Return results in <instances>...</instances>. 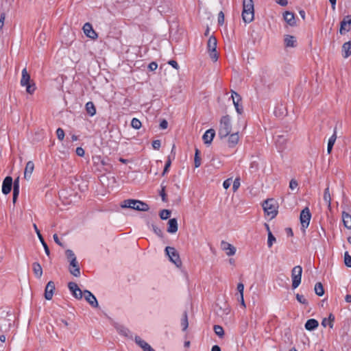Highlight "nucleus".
<instances>
[{
  "instance_id": "obj_62",
  "label": "nucleus",
  "mask_w": 351,
  "mask_h": 351,
  "mask_svg": "<svg viewBox=\"0 0 351 351\" xmlns=\"http://www.w3.org/2000/svg\"><path fill=\"white\" fill-rule=\"evenodd\" d=\"M53 240L56 244H58L60 246H62V242L60 241L59 237L57 234H54L53 236Z\"/></svg>"
},
{
  "instance_id": "obj_29",
  "label": "nucleus",
  "mask_w": 351,
  "mask_h": 351,
  "mask_svg": "<svg viewBox=\"0 0 351 351\" xmlns=\"http://www.w3.org/2000/svg\"><path fill=\"white\" fill-rule=\"evenodd\" d=\"M342 218L345 227L348 229H351V215L346 212H343Z\"/></svg>"
},
{
  "instance_id": "obj_4",
  "label": "nucleus",
  "mask_w": 351,
  "mask_h": 351,
  "mask_svg": "<svg viewBox=\"0 0 351 351\" xmlns=\"http://www.w3.org/2000/svg\"><path fill=\"white\" fill-rule=\"evenodd\" d=\"M231 130L232 125L230 117L228 115L222 117L220 121L218 133L219 137L222 138L228 136L231 132Z\"/></svg>"
},
{
  "instance_id": "obj_44",
  "label": "nucleus",
  "mask_w": 351,
  "mask_h": 351,
  "mask_svg": "<svg viewBox=\"0 0 351 351\" xmlns=\"http://www.w3.org/2000/svg\"><path fill=\"white\" fill-rule=\"evenodd\" d=\"M171 215V211L167 209H163L160 213V217L162 220L167 219Z\"/></svg>"
},
{
  "instance_id": "obj_45",
  "label": "nucleus",
  "mask_w": 351,
  "mask_h": 351,
  "mask_svg": "<svg viewBox=\"0 0 351 351\" xmlns=\"http://www.w3.org/2000/svg\"><path fill=\"white\" fill-rule=\"evenodd\" d=\"M344 263L347 267H351V256L348 252H345L344 254Z\"/></svg>"
},
{
  "instance_id": "obj_55",
  "label": "nucleus",
  "mask_w": 351,
  "mask_h": 351,
  "mask_svg": "<svg viewBox=\"0 0 351 351\" xmlns=\"http://www.w3.org/2000/svg\"><path fill=\"white\" fill-rule=\"evenodd\" d=\"M161 143L160 140H154L152 142V147L154 149L158 150L160 147Z\"/></svg>"
},
{
  "instance_id": "obj_39",
  "label": "nucleus",
  "mask_w": 351,
  "mask_h": 351,
  "mask_svg": "<svg viewBox=\"0 0 351 351\" xmlns=\"http://www.w3.org/2000/svg\"><path fill=\"white\" fill-rule=\"evenodd\" d=\"M215 333L220 338L224 336V330L222 326L219 325H215L213 327Z\"/></svg>"
},
{
  "instance_id": "obj_16",
  "label": "nucleus",
  "mask_w": 351,
  "mask_h": 351,
  "mask_svg": "<svg viewBox=\"0 0 351 351\" xmlns=\"http://www.w3.org/2000/svg\"><path fill=\"white\" fill-rule=\"evenodd\" d=\"M33 227H34V230H35V232H36V234H37V236H38V239H39V240H40V243H42V245H43V247H44V250H45V254H46L47 256H49V254H50L49 249V247H48V246H47V243H46V242L45 241V240H44V239H43V237L42 234H40V230H38V228L37 226H36L35 223L33 225Z\"/></svg>"
},
{
  "instance_id": "obj_25",
  "label": "nucleus",
  "mask_w": 351,
  "mask_h": 351,
  "mask_svg": "<svg viewBox=\"0 0 351 351\" xmlns=\"http://www.w3.org/2000/svg\"><path fill=\"white\" fill-rule=\"evenodd\" d=\"M341 52L344 58H347L351 55V41L346 42L343 45Z\"/></svg>"
},
{
  "instance_id": "obj_19",
  "label": "nucleus",
  "mask_w": 351,
  "mask_h": 351,
  "mask_svg": "<svg viewBox=\"0 0 351 351\" xmlns=\"http://www.w3.org/2000/svg\"><path fill=\"white\" fill-rule=\"evenodd\" d=\"M283 17L285 21L290 25V26H294L296 23L295 19V15L293 12H291L289 11H286L284 14Z\"/></svg>"
},
{
  "instance_id": "obj_50",
  "label": "nucleus",
  "mask_w": 351,
  "mask_h": 351,
  "mask_svg": "<svg viewBox=\"0 0 351 351\" xmlns=\"http://www.w3.org/2000/svg\"><path fill=\"white\" fill-rule=\"evenodd\" d=\"M296 299L301 304H306L308 303L307 300L304 298V295H300L299 293L296 294Z\"/></svg>"
},
{
  "instance_id": "obj_60",
  "label": "nucleus",
  "mask_w": 351,
  "mask_h": 351,
  "mask_svg": "<svg viewBox=\"0 0 351 351\" xmlns=\"http://www.w3.org/2000/svg\"><path fill=\"white\" fill-rule=\"evenodd\" d=\"M210 58L214 60V61H217V59H218V56H217V51H210Z\"/></svg>"
},
{
  "instance_id": "obj_8",
  "label": "nucleus",
  "mask_w": 351,
  "mask_h": 351,
  "mask_svg": "<svg viewBox=\"0 0 351 351\" xmlns=\"http://www.w3.org/2000/svg\"><path fill=\"white\" fill-rule=\"evenodd\" d=\"M311 214L308 207L304 208L300 213V223L302 228L304 230L309 225Z\"/></svg>"
},
{
  "instance_id": "obj_10",
  "label": "nucleus",
  "mask_w": 351,
  "mask_h": 351,
  "mask_svg": "<svg viewBox=\"0 0 351 351\" xmlns=\"http://www.w3.org/2000/svg\"><path fill=\"white\" fill-rule=\"evenodd\" d=\"M340 25L339 33L341 35L349 32L351 29V15L346 16L341 21Z\"/></svg>"
},
{
  "instance_id": "obj_58",
  "label": "nucleus",
  "mask_w": 351,
  "mask_h": 351,
  "mask_svg": "<svg viewBox=\"0 0 351 351\" xmlns=\"http://www.w3.org/2000/svg\"><path fill=\"white\" fill-rule=\"evenodd\" d=\"M158 68V64L156 62H152L148 65V69L149 71H154L156 70Z\"/></svg>"
},
{
  "instance_id": "obj_35",
  "label": "nucleus",
  "mask_w": 351,
  "mask_h": 351,
  "mask_svg": "<svg viewBox=\"0 0 351 351\" xmlns=\"http://www.w3.org/2000/svg\"><path fill=\"white\" fill-rule=\"evenodd\" d=\"M181 326L182 327L183 331H185L189 326L188 315L186 311H184L182 315V317L181 319Z\"/></svg>"
},
{
  "instance_id": "obj_11",
  "label": "nucleus",
  "mask_w": 351,
  "mask_h": 351,
  "mask_svg": "<svg viewBox=\"0 0 351 351\" xmlns=\"http://www.w3.org/2000/svg\"><path fill=\"white\" fill-rule=\"evenodd\" d=\"M83 31L84 34L91 38V39H96L97 38V34L96 32L93 29L92 25L90 23H86L83 26Z\"/></svg>"
},
{
  "instance_id": "obj_36",
  "label": "nucleus",
  "mask_w": 351,
  "mask_h": 351,
  "mask_svg": "<svg viewBox=\"0 0 351 351\" xmlns=\"http://www.w3.org/2000/svg\"><path fill=\"white\" fill-rule=\"evenodd\" d=\"M267 229L268 230V239H267V245L268 247H271L273 243L276 241V238L273 235V234L269 230V226L267 224H265Z\"/></svg>"
},
{
  "instance_id": "obj_51",
  "label": "nucleus",
  "mask_w": 351,
  "mask_h": 351,
  "mask_svg": "<svg viewBox=\"0 0 351 351\" xmlns=\"http://www.w3.org/2000/svg\"><path fill=\"white\" fill-rule=\"evenodd\" d=\"M237 291L239 293V296H243L244 285L243 283L239 282L237 285Z\"/></svg>"
},
{
  "instance_id": "obj_49",
  "label": "nucleus",
  "mask_w": 351,
  "mask_h": 351,
  "mask_svg": "<svg viewBox=\"0 0 351 351\" xmlns=\"http://www.w3.org/2000/svg\"><path fill=\"white\" fill-rule=\"evenodd\" d=\"M56 135H57V137L60 140V141H62L64 138V130L59 128L56 130Z\"/></svg>"
},
{
  "instance_id": "obj_27",
  "label": "nucleus",
  "mask_w": 351,
  "mask_h": 351,
  "mask_svg": "<svg viewBox=\"0 0 351 351\" xmlns=\"http://www.w3.org/2000/svg\"><path fill=\"white\" fill-rule=\"evenodd\" d=\"M239 136L238 132L231 134L228 138L229 147H234L239 142Z\"/></svg>"
},
{
  "instance_id": "obj_59",
  "label": "nucleus",
  "mask_w": 351,
  "mask_h": 351,
  "mask_svg": "<svg viewBox=\"0 0 351 351\" xmlns=\"http://www.w3.org/2000/svg\"><path fill=\"white\" fill-rule=\"evenodd\" d=\"M75 152L77 156L81 157L84 156L85 154L84 149L80 147L76 148Z\"/></svg>"
},
{
  "instance_id": "obj_41",
  "label": "nucleus",
  "mask_w": 351,
  "mask_h": 351,
  "mask_svg": "<svg viewBox=\"0 0 351 351\" xmlns=\"http://www.w3.org/2000/svg\"><path fill=\"white\" fill-rule=\"evenodd\" d=\"M65 256L69 262L73 261V260H77L75 254H74L73 251L71 250H69V249L66 250L65 251Z\"/></svg>"
},
{
  "instance_id": "obj_57",
  "label": "nucleus",
  "mask_w": 351,
  "mask_h": 351,
  "mask_svg": "<svg viewBox=\"0 0 351 351\" xmlns=\"http://www.w3.org/2000/svg\"><path fill=\"white\" fill-rule=\"evenodd\" d=\"M231 184H232V179L228 178L223 181V186L225 189H228L230 186Z\"/></svg>"
},
{
  "instance_id": "obj_64",
  "label": "nucleus",
  "mask_w": 351,
  "mask_h": 351,
  "mask_svg": "<svg viewBox=\"0 0 351 351\" xmlns=\"http://www.w3.org/2000/svg\"><path fill=\"white\" fill-rule=\"evenodd\" d=\"M167 126H168V122L165 119H163L160 123V128L162 130L166 129L167 128Z\"/></svg>"
},
{
  "instance_id": "obj_18",
  "label": "nucleus",
  "mask_w": 351,
  "mask_h": 351,
  "mask_svg": "<svg viewBox=\"0 0 351 351\" xmlns=\"http://www.w3.org/2000/svg\"><path fill=\"white\" fill-rule=\"evenodd\" d=\"M12 184H13L12 201H13V203L15 204L16 202V199L18 198V196L19 195V191H20L19 178H16L14 180V181L13 182Z\"/></svg>"
},
{
  "instance_id": "obj_56",
  "label": "nucleus",
  "mask_w": 351,
  "mask_h": 351,
  "mask_svg": "<svg viewBox=\"0 0 351 351\" xmlns=\"http://www.w3.org/2000/svg\"><path fill=\"white\" fill-rule=\"evenodd\" d=\"M224 23V14L223 12H219L218 14V23L219 25H223Z\"/></svg>"
},
{
  "instance_id": "obj_22",
  "label": "nucleus",
  "mask_w": 351,
  "mask_h": 351,
  "mask_svg": "<svg viewBox=\"0 0 351 351\" xmlns=\"http://www.w3.org/2000/svg\"><path fill=\"white\" fill-rule=\"evenodd\" d=\"M34 169V164L32 161H28L26 164L25 171H24V178L27 180H29L32 176V173Z\"/></svg>"
},
{
  "instance_id": "obj_6",
  "label": "nucleus",
  "mask_w": 351,
  "mask_h": 351,
  "mask_svg": "<svg viewBox=\"0 0 351 351\" xmlns=\"http://www.w3.org/2000/svg\"><path fill=\"white\" fill-rule=\"evenodd\" d=\"M302 267L300 265L295 266L291 271L292 288L296 289L301 282Z\"/></svg>"
},
{
  "instance_id": "obj_47",
  "label": "nucleus",
  "mask_w": 351,
  "mask_h": 351,
  "mask_svg": "<svg viewBox=\"0 0 351 351\" xmlns=\"http://www.w3.org/2000/svg\"><path fill=\"white\" fill-rule=\"evenodd\" d=\"M240 184H241L240 178H235L232 183V190L234 192H236L238 190V189L240 186Z\"/></svg>"
},
{
  "instance_id": "obj_17",
  "label": "nucleus",
  "mask_w": 351,
  "mask_h": 351,
  "mask_svg": "<svg viewBox=\"0 0 351 351\" xmlns=\"http://www.w3.org/2000/svg\"><path fill=\"white\" fill-rule=\"evenodd\" d=\"M221 247L224 250L228 256H233L236 252V248L231 244L222 241Z\"/></svg>"
},
{
  "instance_id": "obj_26",
  "label": "nucleus",
  "mask_w": 351,
  "mask_h": 351,
  "mask_svg": "<svg viewBox=\"0 0 351 351\" xmlns=\"http://www.w3.org/2000/svg\"><path fill=\"white\" fill-rule=\"evenodd\" d=\"M30 82V75L28 74L27 69L24 68L22 70V76L21 79V85L25 86Z\"/></svg>"
},
{
  "instance_id": "obj_46",
  "label": "nucleus",
  "mask_w": 351,
  "mask_h": 351,
  "mask_svg": "<svg viewBox=\"0 0 351 351\" xmlns=\"http://www.w3.org/2000/svg\"><path fill=\"white\" fill-rule=\"evenodd\" d=\"M152 229L156 235H158L159 237L162 236V230L159 227H158L156 225L152 224Z\"/></svg>"
},
{
  "instance_id": "obj_20",
  "label": "nucleus",
  "mask_w": 351,
  "mask_h": 351,
  "mask_svg": "<svg viewBox=\"0 0 351 351\" xmlns=\"http://www.w3.org/2000/svg\"><path fill=\"white\" fill-rule=\"evenodd\" d=\"M284 43L286 47H296L297 40L293 36L285 35Z\"/></svg>"
},
{
  "instance_id": "obj_48",
  "label": "nucleus",
  "mask_w": 351,
  "mask_h": 351,
  "mask_svg": "<svg viewBox=\"0 0 351 351\" xmlns=\"http://www.w3.org/2000/svg\"><path fill=\"white\" fill-rule=\"evenodd\" d=\"M233 102H240L241 101V96L235 91L232 90V95Z\"/></svg>"
},
{
  "instance_id": "obj_38",
  "label": "nucleus",
  "mask_w": 351,
  "mask_h": 351,
  "mask_svg": "<svg viewBox=\"0 0 351 351\" xmlns=\"http://www.w3.org/2000/svg\"><path fill=\"white\" fill-rule=\"evenodd\" d=\"M117 330L118 331V332L124 336V337H129L130 336V331L128 328H127L125 326H119L117 328Z\"/></svg>"
},
{
  "instance_id": "obj_32",
  "label": "nucleus",
  "mask_w": 351,
  "mask_h": 351,
  "mask_svg": "<svg viewBox=\"0 0 351 351\" xmlns=\"http://www.w3.org/2000/svg\"><path fill=\"white\" fill-rule=\"evenodd\" d=\"M32 267L35 276L40 278L43 275V269L41 265L38 263L35 262L33 263Z\"/></svg>"
},
{
  "instance_id": "obj_31",
  "label": "nucleus",
  "mask_w": 351,
  "mask_h": 351,
  "mask_svg": "<svg viewBox=\"0 0 351 351\" xmlns=\"http://www.w3.org/2000/svg\"><path fill=\"white\" fill-rule=\"evenodd\" d=\"M207 48L208 51H215L217 48V40L214 36H210L208 38V43H207Z\"/></svg>"
},
{
  "instance_id": "obj_5",
  "label": "nucleus",
  "mask_w": 351,
  "mask_h": 351,
  "mask_svg": "<svg viewBox=\"0 0 351 351\" xmlns=\"http://www.w3.org/2000/svg\"><path fill=\"white\" fill-rule=\"evenodd\" d=\"M166 255L169 260L173 263L177 267L182 266V261L178 251L173 247L167 246L165 250Z\"/></svg>"
},
{
  "instance_id": "obj_43",
  "label": "nucleus",
  "mask_w": 351,
  "mask_h": 351,
  "mask_svg": "<svg viewBox=\"0 0 351 351\" xmlns=\"http://www.w3.org/2000/svg\"><path fill=\"white\" fill-rule=\"evenodd\" d=\"M131 126L136 130L140 129L141 127V122L137 118H133L131 121Z\"/></svg>"
},
{
  "instance_id": "obj_53",
  "label": "nucleus",
  "mask_w": 351,
  "mask_h": 351,
  "mask_svg": "<svg viewBox=\"0 0 351 351\" xmlns=\"http://www.w3.org/2000/svg\"><path fill=\"white\" fill-rule=\"evenodd\" d=\"M298 186V183L297 180H295V179L291 180V181L289 182V188L291 190H294V189H297Z\"/></svg>"
},
{
  "instance_id": "obj_3",
  "label": "nucleus",
  "mask_w": 351,
  "mask_h": 351,
  "mask_svg": "<svg viewBox=\"0 0 351 351\" xmlns=\"http://www.w3.org/2000/svg\"><path fill=\"white\" fill-rule=\"evenodd\" d=\"M242 18L245 23L252 22L254 18V2L252 0L243 1Z\"/></svg>"
},
{
  "instance_id": "obj_63",
  "label": "nucleus",
  "mask_w": 351,
  "mask_h": 351,
  "mask_svg": "<svg viewBox=\"0 0 351 351\" xmlns=\"http://www.w3.org/2000/svg\"><path fill=\"white\" fill-rule=\"evenodd\" d=\"M169 64L176 69H178L179 68V65L176 60H171L169 61Z\"/></svg>"
},
{
  "instance_id": "obj_28",
  "label": "nucleus",
  "mask_w": 351,
  "mask_h": 351,
  "mask_svg": "<svg viewBox=\"0 0 351 351\" xmlns=\"http://www.w3.org/2000/svg\"><path fill=\"white\" fill-rule=\"evenodd\" d=\"M337 139V132L336 128L334 130L333 134L330 137L328 142V146H327V152L328 154H330L332 149L333 145L336 141Z\"/></svg>"
},
{
  "instance_id": "obj_30",
  "label": "nucleus",
  "mask_w": 351,
  "mask_h": 351,
  "mask_svg": "<svg viewBox=\"0 0 351 351\" xmlns=\"http://www.w3.org/2000/svg\"><path fill=\"white\" fill-rule=\"evenodd\" d=\"M86 112L90 116L93 117L96 114V108L94 104L92 101H88L86 104Z\"/></svg>"
},
{
  "instance_id": "obj_42",
  "label": "nucleus",
  "mask_w": 351,
  "mask_h": 351,
  "mask_svg": "<svg viewBox=\"0 0 351 351\" xmlns=\"http://www.w3.org/2000/svg\"><path fill=\"white\" fill-rule=\"evenodd\" d=\"M174 159V155L172 156L171 158V156H168V159L166 161V163H165V167H164V170H163V172H162V175L164 176L166 173H167L169 171V169L171 166V160Z\"/></svg>"
},
{
  "instance_id": "obj_15",
  "label": "nucleus",
  "mask_w": 351,
  "mask_h": 351,
  "mask_svg": "<svg viewBox=\"0 0 351 351\" xmlns=\"http://www.w3.org/2000/svg\"><path fill=\"white\" fill-rule=\"evenodd\" d=\"M215 135V131L213 129L207 130L203 134L202 139L205 144H210Z\"/></svg>"
},
{
  "instance_id": "obj_40",
  "label": "nucleus",
  "mask_w": 351,
  "mask_h": 351,
  "mask_svg": "<svg viewBox=\"0 0 351 351\" xmlns=\"http://www.w3.org/2000/svg\"><path fill=\"white\" fill-rule=\"evenodd\" d=\"M194 165L195 168H197L201 165V158L199 156V151L197 148L195 149Z\"/></svg>"
},
{
  "instance_id": "obj_7",
  "label": "nucleus",
  "mask_w": 351,
  "mask_h": 351,
  "mask_svg": "<svg viewBox=\"0 0 351 351\" xmlns=\"http://www.w3.org/2000/svg\"><path fill=\"white\" fill-rule=\"evenodd\" d=\"M264 211L271 218H274L277 215L276 206L274 204L273 199H267L265 201L263 204Z\"/></svg>"
},
{
  "instance_id": "obj_13",
  "label": "nucleus",
  "mask_w": 351,
  "mask_h": 351,
  "mask_svg": "<svg viewBox=\"0 0 351 351\" xmlns=\"http://www.w3.org/2000/svg\"><path fill=\"white\" fill-rule=\"evenodd\" d=\"M69 270V272L75 277H79L80 276V268L77 260L70 261Z\"/></svg>"
},
{
  "instance_id": "obj_21",
  "label": "nucleus",
  "mask_w": 351,
  "mask_h": 351,
  "mask_svg": "<svg viewBox=\"0 0 351 351\" xmlns=\"http://www.w3.org/2000/svg\"><path fill=\"white\" fill-rule=\"evenodd\" d=\"M178 231V221L176 218L170 219L168 221L167 232L174 234Z\"/></svg>"
},
{
  "instance_id": "obj_37",
  "label": "nucleus",
  "mask_w": 351,
  "mask_h": 351,
  "mask_svg": "<svg viewBox=\"0 0 351 351\" xmlns=\"http://www.w3.org/2000/svg\"><path fill=\"white\" fill-rule=\"evenodd\" d=\"M315 292L318 296H322L324 293L323 285L321 282H317L315 285Z\"/></svg>"
},
{
  "instance_id": "obj_52",
  "label": "nucleus",
  "mask_w": 351,
  "mask_h": 351,
  "mask_svg": "<svg viewBox=\"0 0 351 351\" xmlns=\"http://www.w3.org/2000/svg\"><path fill=\"white\" fill-rule=\"evenodd\" d=\"M26 87V91L29 93L32 94L35 90V86L34 84L31 85L29 83L25 86Z\"/></svg>"
},
{
  "instance_id": "obj_12",
  "label": "nucleus",
  "mask_w": 351,
  "mask_h": 351,
  "mask_svg": "<svg viewBox=\"0 0 351 351\" xmlns=\"http://www.w3.org/2000/svg\"><path fill=\"white\" fill-rule=\"evenodd\" d=\"M13 180L12 177L7 176L3 181L2 183V193L5 195L10 193L12 190Z\"/></svg>"
},
{
  "instance_id": "obj_14",
  "label": "nucleus",
  "mask_w": 351,
  "mask_h": 351,
  "mask_svg": "<svg viewBox=\"0 0 351 351\" xmlns=\"http://www.w3.org/2000/svg\"><path fill=\"white\" fill-rule=\"evenodd\" d=\"M55 290V284L53 281H49L45 287V298L47 300L52 299L53 291Z\"/></svg>"
},
{
  "instance_id": "obj_61",
  "label": "nucleus",
  "mask_w": 351,
  "mask_h": 351,
  "mask_svg": "<svg viewBox=\"0 0 351 351\" xmlns=\"http://www.w3.org/2000/svg\"><path fill=\"white\" fill-rule=\"evenodd\" d=\"M160 195L161 196L162 200L165 202H167L166 193L165 191V187L162 188V190L160 193Z\"/></svg>"
},
{
  "instance_id": "obj_23",
  "label": "nucleus",
  "mask_w": 351,
  "mask_h": 351,
  "mask_svg": "<svg viewBox=\"0 0 351 351\" xmlns=\"http://www.w3.org/2000/svg\"><path fill=\"white\" fill-rule=\"evenodd\" d=\"M319 326V322L317 320L315 319H309L305 323L304 327L305 329L308 331H312L315 330Z\"/></svg>"
},
{
  "instance_id": "obj_54",
  "label": "nucleus",
  "mask_w": 351,
  "mask_h": 351,
  "mask_svg": "<svg viewBox=\"0 0 351 351\" xmlns=\"http://www.w3.org/2000/svg\"><path fill=\"white\" fill-rule=\"evenodd\" d=\"M236 111L238 114H241L243 112V107L239 105V102H233Z\"/></svg>"
},
{
  "instance_id": "obj_9",
  "label": "nucleus",
  "mask_w": 351,
  "mask_h": 351,
  "mask_svg": "<svg viewBox=\"0 0 351 351\" xmlns=\"http://www.w3.org/2000/svg\"><path fill=\"white\" fill-rule=\"evenodd\" d=\"M276 146L278 152H282L285 149V145L287 142V134H278L274 136Z\"/></svg>"
},
{
  "instance_id": "obj_1",
  "label": "nucleus",
  "mask_w": 351,
  "mask_h": 351,
  "mask_svg": "<svg viewBox=\"0 0 351 351\" xmlns=\"http://www.w3.org/2000/svg\"><path fill=\"white\" fill-rule=\"evenodd\" d=\"M69 289L72 292V295L76 299H82L83 295L86 301L93 308H97L99 304L96 297L88 290H84V292L78 287L75 282H70L68 284Z\"/></svg>"
},
{
  "instance_id": "obj_24",
  "label": "nucleus",
  "mask_w": 351,
  "mask_h": 351,
  "mask_svg": "<svg viewBox=\"0 0 351 351\" xmlns=\"http://www.w3.org/2000/svg\"><path fill=\"white\" fill-rule=\"evenodd\" d=\"M135 343L141 347L143 351H148L152 347L145 341L143 340L140 337L136 336L134 338Z\"/></svg>"
},
{
  "instance_id": "obj_34",
  "label": "nucleus",
  "mask_w": 351,
  "mask_h": 351,
  "mask_svg": "<svg viewBox=\"0 0 351 351\" xmlns=\"http://www.w3.org/2000/svg\"><path fill=\"white\" fill-rule=\"evenodd\" d=\"M334 320H335L334 315H332V314H330V315H329L328 319L324 318L322 320V325L324 327H326L327 325H328L330 328H333V322H334Z\"/></svg>"
},
{
  "instance_id": "obj_2",
  "label": "nucleus",
  "mask_w": 351,
  "mask_h": 351,
  "mask_svg": "<svg viewBox=\"0 0 351 351\" xmlns=\"http://www.w3.org/2000/svg\"><path fill=\"white\" fill-rule=\"evenodd\" d=\"M123 208H132L138 211H147L149 206L147 204L137 199H128L121 203Z\"/></svg>"
},
{
  "instance_id": "obj_33",
  "label": "nucleus",
  "mask_w": 351,
  "mask_h": 351,
  "mask_svg": "<svg viewBox=\"0 0 351 351\" xmlns=\"http://www.w3.org/2000/svg\"><path fill=\"white\" fill-rule=\"evenodd\" d=\"M324 201L327 204V206L328 208H330L331 207V196L329 191V187H327L325 189L324 192V197H323Z\"/></svg>"
}]
</instances>
